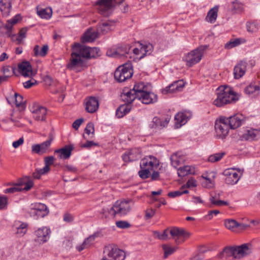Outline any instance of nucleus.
<instances>
[{
  "mask_svg": "<svg viewBox=\"0 0 260 260\" xmlns=\"http://www.w3.org/2000/svg\"><path fill=\"white\" fill-rule=\"evenodd\" d=\"M251 253V250L247 244H244L238 246H226L219 253L217 257L223 260H226L232 257L234 259H240Z\"/></svg>",
  "mask_w": 260,
  "mask_h": 260,
  "instance_id": "1",
  "label": "nucleus"
},
{
  "mask_svg": "<svg viewBox=\"0 0 260 260\" xmlns=\"http://www.w3.org/2000/svg\"><path fill=\"white\" fill-rule=\"evenodd\" d=\"M131 204H134L132 199L117 201L110 209L103 208L102 210V213L105 216V218H107V212H108L113 217H115L117 214L120 216H124L131 211Z\"/></svg>",
  "mask_w": 260,
  "mask_h": 260,
  "instance_id": "2",
  "label": "nucleus"
},
{
  "mask_svg": "<svg viewBox=\"0 0 260 260\" xmlns=\"http://www.w3.org/2000/svg\"><path fill=\"white\" fill-rule=\"evenodd\" d=\"M216 94L217 98L214 101L213 104L217 107H222L238 100L235 93L228 87H218Z\"/></svg>",
  "mask_w": 260,
  "mask_h": 260,
  "instance_id": "3",
  "label": "nucleus"
},
{
  "mask_svg": "<svg viewBox=\"0 0 260 260\" xmlns=\"http://www.w3.org/2000/svg\"><path fill=\"white\" fill-rule=\"evenodd\" d=\"M151 85H145L143 82H138L135 84L132 89H124L121 95L122 100L128 103H132L138 96L151 87Z\"/></svg>",
  "mask_w": 260,
  "mask_h": 260,
  "instance_id": "4",
  "label": "nucleus"
},
{
  "mask_svg": "<svg viewBox=\"0 0 260 260\" xmlns=\"http://www.w3.org/2000/svg\"><path fill=\"white\" fill-rule=\"evenodd\" d=\"M208 47L207 45H201L188 53L183 59L186 62V66L191 67L198 63L201 60L204 51Z\"/></svg>",
  "mask_w": 260,
  "mask_h": 260,
  "instance_id": "5",
  "label": "nucleus"
},
{
  "mask_svg": "<svg viewBox=\"0 0 260 260\" xmlns=\"http://www.w3.org/2000/svg\"><path fill=\"white\" fill-rule=\"evenodd\" d=\"M104 252L111 260H124L126 256L125 252L113 244L106 246Z\"/></svg>",
  "mask_w": 260,
  "mask_h": 260,
  "instance_id": "6",
  "label": "nucleus"
},
{
  "mask_svg": "<svg viewBox=\"0 0 260 260\" xmlns=\"http://www.w3.org/2000/svg\"><path fill=\"white\" fill-rule=\"evenodd\" d=\"M133 69L129 64H124L119 66L115 71L114 78L119 82L125 81L132 77Z\"/></svg>",
  "mask_w": 260,
  "mask_h": 260,
  "instance_id": "7",
  "label": "nucleus"
},
{
  "mask_svg": "<svg viewBox=\"0 0 260 260\" xmlns=\"http://www.w3.org/2000/svg\"><path fill=\"white\" fill-rule=\"evenodd\" d=\"M29 213L30 216L35 219H38L40 218H43L48 215L49 209L44 204L36 203L30 209Z\"/></svg>",
  "mask_w": 260,
  "mask_h": 260,
  "instance_id": "8",
  "label": "nucleus"
},
{
  "mask_svg": "<svg viewBox=\"0 0 260 260\" xmlns=\"http://www.w3.org/2000/svg\"><path fill=\"white\" fill-rule=\"evenodd\" d=\"M170 231V235L171 237L175 240V242L177 244L183 242L190 235V234L183 229H179L176 227L172 228Z\"/></svg>",
  "mask_w": 260,
  "mask_h": 260,
  "instance_id": "9",
  "label": "nucleus"
},
{
  "mask_svg": "<svg viewBox=\"0 0 260 260\" xmlns=\"http://www.w3.org/2000/svg\"><path fill=\"white\" fill-rule=\"evenodd\" d=\"M77 52L73 50L67 68L70 70L76 71L77 68L82 66L83 61Z\"/></svg>",
  "mask_w": 260,
  "mask_h": 260,
  "instance_id": "10",
  "label": "nucleus"
},
{
  "mask_svg": "<svg viewBox=\"0 0 260 260\" xmlns=\"http://www.w3.org/2000/svg\"><path fill=\"white\" fill-rule=\"evenodd\" d=\"M151 87L145 91L143 93L138 96V99L143 104H150L157 101V95L151 91Z\"/></svg>",
  "mask_w": 260,
  "mask_h": 260,
  "instance_id": "11",
  "label": "nucleus"
},
{
  "mask_svg": "<svg viewBox=\"0 0 260 260\" xmlns=\"http://www.w3.org/2000/svg\"><path fill=\"white\" fill-rule=\"evenodd\" d=\"M223 175L225 177L224 178L225 182L228 185L236 184L240 178L238 173L236 172L235 170L233 169L225 170L223 172Z\"/></svg>",
  "mask_w": 260,
  "mask_h": 260,
  "instance_id": "12",
  "label": "nucleus"
},
{
  "mask_svg": "<svg viewBox=\"0 0 260 260\" xmlns=\"http://www.w3.org/2000/svg\"><path fill=\"white\" fill-rule=\"evenodd\" d=\"M192 114L189 111H184L183 112H178L175 116V127L179 128L182 125H184L187 121L190 118Z\"/></svg>",
  "mask_w": 260,
  "mask_h": 260,
  "instance_id": "13",
  "label": "nucleus"
},
{
  "mask_svg": "<svg viewBox=\"0 0 260 260\" xmlns=\"http://www.w3.org/2000/svg\"><path fill=\"white\" fill-rule=\"evenodd\" d=\"M115 23L114 21L111 20L100 22L96 26L97 32L99 35H105L114 29Z\"/></svg>",
  "mask_w": 260,
  "mask_h": 260,
  "instance_id": "14",
  "label": "nucleus"
},
{
  "mask_svg": "<svg viewBox=\"0 0 260 260\" xmlns=\"http://www.w3.org/2000/svg\"><path fill=\"white\" fill-rule=\"evenodd\" d=\"M159 166V160L152 155L147 156L140 161V166H143L151 171L157 168Z\"/></svg>",
  "mask_w": 260,
  "mask_h": 260,
  "instance_id": "15",
  "label": "nucleus"
},
{
  "mask_svg": "<svg viewBox=\"0 0 260 260\" xmlns=\"http://www.w3.org/2000/svg\"><path fill=\"white\" fill-rule=\"evenodd\" d=\"M32 117L37 121H45L47 110L46 108L39 105L33 106L31 109Z\"/></svg>",
  "mask_w": 260,
  "mask_h": 260,
  "instance_id": "16",
  "label": "nucleus"
},
{
  "mask_svg": "<svg viewBox=\"0 0 260 260\" xmlns=\"http://www.w3.org/2000/svg\"><path fill=\"white\" fill-rule=\"evenodd\" d=\"M50 232V229L47 227L39 228L35 232V234L36 236L35 241L40 244L47 242L49 239Z\"/></svg>",
  "mask_w": 260,
  "mask_h": 260,
  "instance_id": "17",
  "label": "nucleus"
},
{
  "mask_svg": "<svg viewBox=\"0 0 260 260\" xmlns=\"http://www.w3.org/2000/svg\"><path fill=\"white\" fill-rule=\"evenodd\" d=\"M141 157V151L138 148H133L122 155V159L125 162H130L139 159Z\"/></svg>",
  "mask_w": 260,
  "mask_h": 260,
  "instance_id": "18",
  "label": "nucleus"
},
{
  "mask_svg": "<svg viewBox=\"0 0 260 260\" xmlns=\"http://www.w3.org/2000/svg\"><path fill=\"white\" fill-rule=\"evenodd\" d=\"M231 129H235L242 124L246 121V118L241 114H236L229 117Z\"/></svg>",
  "mask_w": 260,
  "mask_h": 260,
  "instance_id": "19",
  "label": "nucleus"
},
{
  "mask_svg": "<svg viewBox=\"0 0 260 260\" xmlns=\"http://www.w3.org/2000/svg\"><path fill=\"white\" fill-rule=\"evenodd\" d=\"M171 116L169 115L165 119L154 117L152 123L150 124V127L153 129H162L168 125Z\"/></svg>",
  "mask_w": 260,
  "mask_h": 260,
  "instance_id": "20",
  "label": "nucleus"
},
{
  "mask_svg": "<svg viewBox=\"0 0 260 260\" xmlns=\"http://www.w3.org/2000/svg\"><path fill=\"white\" fill-rule=\"evenodd\" d=\"M72 50L77 52L78 54L80 56V58H85L89 59V47L80 44L79 43H75L72 46Z\"/></svg>",
  "mask_w": 260,
  "mask_h": 260,
  "instance_id": "21",
  "label": "nucleus"
},
{
  "mask_svg": "<svg viewBox=\"0 0 260 260\" xmlns=\"http://www.w3.org/2000/svg\"><path fill=\"white\" fill-rule=\"evenodd\" d=\"M99 107V101L97 98L94 96L89 97L86 102L85 110L90 113L95 112Z\"/></svg>",
  "mask_w": 260,
  "mask_h": 260,
  "instance_id": "22",
  "label": "nucleus"
},
{
  "mask_svg": "<svg viewBox=\"0 0 260 260\" xmlns=\"http://www.w3.org/2000/svg\"><path fill=\"white\" fill-rule=\"evenodd\" d=\"M99 236V234L95 233L89 236L88 238H86L83 242L76 246L77 250L80 252L85 249L89 248L93 244L94 241L96 238Z\"/></svg>",
  "mask_w": 260,
  "mask_h": 260,
  "instance_id": "23",
  "label": "nucleus"
},
{
  "mask_svg": "<svg viewBox=\"0 0 260 260\" xmlns=\"http://www.w3.org/2000/svg\"><path fill=\"white\" fill-rule=\"evenodd\" d=\"M184 87V83L182 80H178L174 82L166 88L162 90V93L166 94L168 93H173L175 91H180Z\"/></svg>",
  "mask_w": 260,
  "mask_h": 260,
  "instance_id": "24",
  "label": "nucleus"
},
{
  "mask_svg": "<svg viewBox=\"0 0 260 260\" xmlns=\"http://www.w3.org/2000/svg\"><path fill=\"white\" fill-rule=\"evenodd\" d=\"M247 67V62L245 61H240L234 69V75L235 79H240L245 73Z\"/></svg>",
  "mask_w": 260,
  "mask_h": 260,
  "instance_id": "25",
  "label": "nucleus"
},
{
  "mask_svg": "<svg viewBox=\"0 0 260 260\" xmlns=\"http://www.w3.org/2000/svg\"><path fill=\"white\" fill-rule=\"evenodd\" d=\"M73 149V145H68L60 149L55 150L54 153L58 154L60 158L68 159L70 157Z\"/></svg>",
  "mask_w": 260,
  "mask_h": 260,
  "instance_id": "26",
  "label": "nucleus"
},
{
  "mask_svg": "<svg viewBox=\"0 0 260 260\" xmlns=\"http://www.w3.org/2000/svg\"><path fill=\"white\" fill-rule=\"evenodd\" d=\"M229 118L220 117L215 123V130H229L231 129Z\"/></svg>",
  "mask_w": 260,
  "mask_h": 260,
  "instance_id": "27",
  "label": "nucleus"
},
{
  "mask_svg": "<svg viewBox=\"0 0 260 260\" xmlns=\"http://www.w3.org/2000/svg\"><path fill=\"white\" fill-rule=\"evenodd\" d=\"M7 185L11 186L4 190V193H5L13 194L22 191V187L21 186L23 185V183L21 181H19L17 183H9Z\"/></svg>",
  "mask_w": 260,
  "mask_h": 260,
  "instance_id": "28",
  "label": "nucleus"
},
{
  "mask_svg": "<svg viewBox=\"0 0 260 260\" xmlns=\"http://www.w3.org/2000/svg\"><path fill=\"white\" fill-rule=\"evenodd\" d=\"M18 70L20 73L24 76L28 77L32 74V68L28 61H23L18 65Z\"/></svg>",
  "mask_w": 260,
  "mask_h": 260,
  "instance_id": "29",
  "label": "nucleus"
},
{
  "mask_svg": "<svg viewBox=\"0 0 260 260\" xmlns=\"http://www.w3.org/2000/svg\"><path fill=\"white\" fill-rule=\"evenodd\" d=\"M184 159L185 157L181 152H176L173 154L170 157L171 164L175 168L183 162Z\"/></svg>",
  "mask_w": 260,
  "mask_h": 260,
  "instance_id": "30",
  "label": "nucleus"
},
{
  "mask_svg": "<svg viewBox=\"0 0 260 260\" xmlns=\"http://www.w3.org/2000/svg\"><path fill=\"white\" fill-rule=\"evenodd\" d=\"M245 134H243L240 136L239 140L241 141H252L257 140L260 138V131H246Z\"/></svg>",
  "mask_w": 260,
  "mask_h": 260,
  "instance_id": "31",
  "label": "nucleus"
},
{
  "mask_svg": "<svg viewBox=\"0 0 260 260\" xmlns=\"http://www.w3.org/2000/svg\"><path fill=\"white\" fill-rule=\"evenodd\" d=\"M12 5L10 0H0V10L4 17L9 15Z\"/></svg>",
  "mask_w": 260,
  "mask_h": 260,
  "instance_id": "32",
  "label": "nucleus"
},
{
  "mask_svg": "<svg viewBox=\"0 0 260 260\" xmlns=\"http://www.w3.org/2000/svg\"><path fill=\"white\" fill-rule=\"evenodd\" d=\"M27 224L20 221L14 222L13 227L17 230L16 234L19 236H23L27 231Z\"/></svg>",
  "mask_w": 260,
  "mask_h": 260,
  "instance_id": "33",
  "label": "nucleus"
},
{
  "mask_svg": "<svg viewBox=\"0 0 260 260\" xmlns=\"http://www.w3.org/2000/svg\"><path fill=\"white\" fill-rule=\"evenodd\" d=\"M219 198L220 194L219 193H214L211 194L209 200L212 205L218 206H227L229 205L228 202L220 200Z\"/></svg>",
  "mask_w": 260,
  "mask_h": 260,
  "instance_id": "34",
  "label": "nucleus"
},
{
  "mask_svg": "<svg viewBox=\"0 0 260 260\" xmlns=\"http://www.w3.org/2000/svg\"><path fill=\"white\" fill-rule=\"evenodd\" d=\"M177 173L179 177H184L189 174H194L195 173V168L192 166H185L180 167L178 170Z\"/></svg>",
  "mask_w": 260,
  "mask_h": 260,
  "instance_id": "35",
  "label": "nucleus"
},
{
  "mask_svg": "<svg viewBox=\"0 0 260 260\" xmlns=\"http://www.w3.org/2000/svg\"><path fill=\"white\" fill-rule=\"evenodd\" d=\"M48 50L49 47L47 45H43L41 49L40 46L38 45H36L35 46L33 50L34 56L36 57H45L47 55Z\"/></svg>",
  "mask_w": 260,
  "mask_h": 260,
  "instance_id": "36",
  "label": "nucleus"
},
{
  "mask_svg": "<svg viewBox=\"0 0 260 260\" xmlns=\"http://www.w3.org/2000/svg\"><path fill=\"white\" fill-rule=\"evenodd\" d=\"M126 103V104L120 106L116 111V116L119 118L122 117L131 110L130 103Z\"/></svg>",
  "mask_w": 260,
  "mask_h": 260,
  "instance_id": "37",
  "label": "nucleus"
},
{
  "mask_svg": "<svg viewBox=\"0 0 260 260\" xmlns=\"http://www.w3.org/2000/svg\"><path fill=\"white\" fill-rule=\"evenodd\" d=\"M99 33L96 31H91L90 30H88L81 38V41L83 43L85 42H91L93 41L97 37Z\"/></svg>",
  "mask_w": 260,
  "mask_h": 260,
  "instance_id": "38",
  "label": "nucleus"
},
{
  "mask_svg": "<svg viewBox=\"0 0 260 260\" xmlns=\"http://www.w3.org/2000/svg\"><path fill=\"white\" fill-rule=\"evenodd\" d=\"M218 11V6H215L213 8L211 9L207 13V15L206 18V20L211 23L215 22L217 17Z\"/></svg>",
  "mask_w": 260,
  "mask_h": 260,
  "instance_id": "39",
  "label": "nucleus"
},
{
  "mask_svg": "<svg viewBox=\"0 0 260 260\" xmlns=\"http://www.w3.org/2000/svg\"><path fill=\"white\" fill-rule=\"evenodd\" d=\"M54 136L52 133H50L49 135V138L45 142L42 143L40 144L41 149V154L45 153L47 152L49 148L50 147L51 142L54 139Z\"/></svg>",
  "mask_w": 260,
  "mask_h": 260,
  "instance_id": "40",
  "label": "nucleus"
},
{
  "mask_svg": "<svg viewBox=\"0 0 260 260\" xmlns=\"http://www.w3.org/2000/svg\"><path fill=\"white\" fill-rule=\"evenodd\" d=\"M15 100V104L16 107L19 108L20 111H23L26 107L25 102L23 101V97L18 93H15L14 96L12 98Z\"/></svg>",
  "mask_w": 260,
  "mask_h": 260,
  "instance_id": "41",
  "label": "nucleus"
},
{
  "mask_svg": "<svg viewBox=\"0 0 260 260\" xmlns=\"http://www.w3.org/2000/svg\"><path fill=\"white\" fill-rule=\"evenodd\" d=\"M142 55L140 56V59L143 58L147 55H149L152 52L153 49L152 44L148 43L146 44H141Z\"/></svg>",
  "mask_w": 260,
  "mask_h": 260,
  "instance_id": "42",
  "label": "nucleus"
},
{
  "mask_svg": "<svg viewBox=\"0 0 260 260\" xmlns=\"http://www.w3.org/2000/svg\"><path fill=\"white\" fill-rule=\"evenodd\" d=\"M121 49L120 48H118L117 50L109 49L107 52V55L110 57H117L127 53L126 49H125L123 52H121Z\"/></svg>",
  "mask_w": 260,
  "mask_h": 260,
  "instance_id": "43",
  "label": "nucleus"
},
{
  "mask_svg": "<svg viewBox=\"0 0 260 260\" xmlns=\"http://www.w3.org/2000/svg\"><path fill=\"white\" fill-rule=\"evenodd\" d=\"M38 15L44 19H49L52 15V9L50 8L41 9L38 10Z\"/></svg>",
  "mask_w": 260,
  "mask_h": 260,
  "instance_id": "44",
  "label": "nucleus"
},
{
  "mask_svg": "<svg viewBox=\"0 0 260 260\" xmlns=\"http://www.w3.org/2000/svg\"><path fill=\"white\" fill-rule=\"evenodd\" d=\"M224 225L228 229L235 231L238 226L239 223L234 219H226L224 221Z\"/></svg>",
  "mask_w": 260,
  "mask_h": 260,
  "instance_id": "45",
  "label": "nucleus"
},
{
  "mask_svg": "<svg viewBox=\"0 0 260 260\" xmlns=\"http://www.w3.org/2000/svg\"><path fill=\"white\" fill-rule=\"evenodd\" d=\"M185 187V185H183L180 188L179 190H176L174 191L169 192L168 193V196L171 198H175L179 197L183 194H186L188 193V190L187 189L184 190L183 189Z\"/></svg>",
  "mask_w": 260,
  "mask_h": 260,
  "instance_id": "46",
  "label": "nucleus"
},
{
  "mask_svg": "<svg viewBox=\"0 0 260 260\" xmlns=\"http://www.w3.org/2000/svg\"><path fill=\"white\" fill-rule=\"evenodd\" d=\"M164 251V257L167 258L168 256L173 254L177 250V247H172L167 244L162 245Z\"/></svg>",
  "mask_w": 260,
  "mask_h": 260,
  "instance_id": "47",
  "label": "nucleus"
},
{
  "mask_svg": "<svg viewBox=\"0 0 260 260\" xmlns=\"http://www.w3.org/2000/svg\"><path fill=\"white\" fill-rule=\"evenodd\" d=\"M141 170L138 172V174L140 178L143 179L148 178L150 176V170L144 168L143 166H140Z\"/></svg>",
  "mask_w": 260,
  "mask_h": 260,
  "instance_id": "48",
  "label": "nucleus"
},
{
  "mask_svg": "<svg viewBox=\"0 0 260 260\" xmlns=\"http://www.w3.org/2000/svg\"><path fill=\"white\" fill-rule=\"evenodd\" d=\"M225 155L224 152H219L211 155L208 158V161L214 162L220 160Z\"/></svg>",
  "mask_w": 260,
  "mask_h": 260,
  "instance_id": "49",
  "label": "nucleus"
},
{
  "mask_svg": "<svg viewBox=\"0 0 260 260\" xmlns=\"http://www.w3.org/2000/svg\"><path fill=\"white\" fill-rule=\"evenodd\" d=\"M259 90L260 87L258 85L250 84L245 88V92L246 94H250L256 91H258Z\"/></svg>",
  "mask_w": 260,
  "mask_h": 260,
  "instance_id": "50",
  "label": "nucleus"
},
{
  "mask_svg": "<svg viewBox=\"0 0 260 260\" xmlns=\"http://www.w3.org/2000/svg\"><path fill=\"white\" fill-rule=\"evenodd\" d=\"M241 43L240 39H232L225 44V48L230 49L235 47Z\"/></svg>",
  "mask_w": 260,
  "mask_h": 260,
  "instance_id": "51",
  "label": "nucleus"
},
{
  "mask_svg": "<svg viewBox=\"0 0 260 260\" xmlns=\"http://www.w3.org/2000/svg\"><path fill=\"white\" fill-rule=\"evenodd\" d=\"M45 167L42 169H36L35 172L33 173L32 176L34 178L39 179L42 175L47 173L49 170H44Z\"/></svg>",
  "mask_w": 260,
  "mask_h": 260,
  "instance_id": "52",
  "label": "nucleus"
},
{
  "mask_svg": "<svg viewBox=\"0 0 260 260\" xmlns=\"http://www.w3.org/2000/svg\"><path fill=\"white\" fill-rule=\"evenodd\" d=\"M99 146V144L97 142H95L93 140H87L86 142L81 145L80 147L82 148L90 149L91 147Z\"/></svg>",
  "mask_w": 260,
  "mask_h": 260,
  "instance_id": "53",
  "label": "nucleus"
},
{
  "mask_svg": "<svg viewBox=\"0 0 260 260\" xmlns=\"http://www.w3.org/2000/svg\"><path fill=\"white\" fill-rule=\"evenodd\" d=\"M44 164H45V169L44 170H49L50 165L53 164L54 162L55 158L53 156H48L45 157L44 158Z\"/></svg>",
  "mask_w": 260,
  "mask_h": 260,
  "instance_id": "54",
  "label": "nucleus"
},
{
  "mask_svg": "<svg viewBox=\"0 0 260 260\" xmlns=\"http://www.w3.org/2000/svg\"><path fill=\"white\" fill-rule=\"evenodd\" d=\"M247 31L250 32H254L258 29V24L255 22H247L246 24Z\"/></svg>",
  "mask_w": 260,
  "mask_h": 260,
  "instance_id": "55",
  "label": "nucleus"
},
{
  "mask_svg": "<svg viewBox=\"0 0 260 260\" xmlns=\"http://www.w3.org/2000/svg\"><path fill=\"white\" fill-rule=\"evenodd\" d=\"M229 135V131H215L214 136L216 139H224Z\"/></svg>",
  "mask_w": 260,
  "mask_h": 260,
  "instance_id": "56",
  "label": "nucleus"
},
{
  "mask_svg": "<svg viewBox=\"0 0 260 260\" xmlns=\"http://www.w3.org/2000/svg\"><path fill=\"white\" fill-rule=\"evenodd\" d=\"M82 135L86 141L93 140L95 137L94 131H85Z\"/></svg>",
  "mask_w": 260,
  "mask_h": 260,
  "instance_id": "57",
  "label": "nucleus"
},
{
  "mask_svg": "<svg viewBox=\"0 0 260 260\" xmlns=\"http://www.w3.org/2000/svg\"><path fill=\"white\" fill-rule=\"evenodd\" d=\"M100 49L97 47H89V58H95L100 56Z\"/></svg>",
  "mask_w": 260,
  "mask_h": 260,
  "instance_id": "58",
  "label": "nucleus"
},
{
  "mask_svg": "<svg viewBox=\"0 0 260 260\" xmlns=\"http://www.w3.org/2000/svg\"><path fill=\"white\" fill-rule=\"evenodd\" d=\"M116 225L117 228L120 229H128L131 226L130 223L127 221L119 220L116 222Z\"/></svg>",
  "mask_w": 260,
  "mask_h": 260,
  "instance_id": "59",
  "label": "nucleus"
},
{
  "mask_svg": "<svg viewBox=\"0 0 260 260\" xmlns=\"http://www.w3.org/2000/svg\"><path fill=\"white\" fill-rule=\"evenodd\" d=\"M8 198L7 197H0V209H5L7 207Z\"/></svg>",
  "mask_w": 260,
  "mask_h": 260,
  "instance_id": "60",
  "label": "nucleus"
},
{
  "mask_svg": "<svg viewBox=\"0 0 260 260\" xmlns=\"http://www.w3.org/2000/svg\"><path fill=\"white\" fill-rule=\"evenodd\" d=\"M37 84V81L35 79H31L28 80L23 83V86L25 88H29L32 87L33 85H35Z\"/></svg>",
  "mask_w": 260,
  "mask_h": 260,
  "instance_id": "61",
  "label": "nucleus"
},
{
  "mask_svg": "<svg viewBox=\"0 0 260 260\" xmlns=\"http://www.w3.org/2000/svg\"><path fill=\"white\" fill-rule=\"evenodd\" d=\"M63 169L65 172L68 171L72 173H76L77 171V169L75 167L69 165H65L63 167Z\"/></svg>",
  "mask_w": 260,
  "mask_h": 260,
  "instance_id": "62",
  "label": "nucleus"
},
{
  "mask_svg": "<svg viewBox=\"0 0 260 260\" xmlns=\"http://www.w3.org/2000/svg\"><path fill=\"white\" fill-rule=\"evenodd\" d=\"M23 183V185H24V187H22V191H28L33 186L34 183L32 181L29 180L25 183H24L22 181H21Z\"/></svg>",
  "mask_w": 260,
  "mask_h": 260,
  "instance_id": "63",
  "label": "nucleus"
},
{
  "mask_svg": "<svg viewBox=\"0 0 260 260\" xmlns=\"http://www.w3.org/2000/svg\"><path fill=\"white\" fill-rule=\"evenodd\" d=\"M83 121L84 119L82 118L77 119L72 123V127L76 130H77Z\"/></svg>",
  "mask_w": 260,
  "mask_h": 260,
  "instance_id": "64",
  "label": "nucleus"
}]
</instances>
